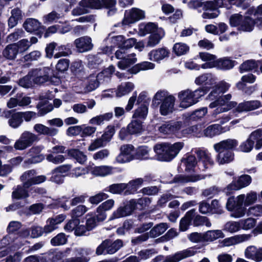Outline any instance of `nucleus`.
I'll use <instances>...</instances> for the list:
<instances>
[{
  "instance_id": "obj_17",
  "label": "nucleus",
  "mask_w": 262,
  "mask_h": 262,
  "mask_svg": "<svg viewBox=\"0 0 262 262\" xmlns=\"http://www.w3.org/2000/svg\"><path fill=\"white\" fill-rule=\"evenodd\" d=\"M194 82L200 86H208L211 89L215 84V78L211 73H204L196 77Z\"/></svg>"
},
{
  "instance_id": "obj_51",
  "label": "nucleus",
  "mask_w": 262,
  "mask_h": 262,
  "mask_svg": "<svg viewBox=\"0 0 262 262\" xmlns=\"http://www.w3.org/2000/svg\"><path fill=\"white\" fill-rule=\"evenodd\" d=\"M134 89V85L131 82H127L124 86L119 85L116 92V96L121 97L132 92Z\"/></svg>"
},
{
  "instance_id": "obj_24",
  "label": "nucleus",
  "mask_w": 262,
  "mask_h": 262,
  "mask_svg": "<svg viewBox=\"0 0 262 262\" xmlns=\"http://www.w3.org/2000/svg\"><path fill=\"white\" fill-rule=\"evenodd\" d=\"M115 202L113 199L107 200L100 205L96 209L99 214L98 220L104 221L106 217L105 211L111 209L114 205Z\"/></svg>"
},
{
  "instance_id": "obj_57",
  "label": "nucleus",
  "mask_w": 262,
  "mask_h": 262,
  "mask_svg": "<svg viewBox=\"0 0 262 262\" xmlns=\"http://www.w3.org/2000/svg\"><path fill=\"white\" fill-rule=\"evenodd\" d=\"M237 103L236 101H229L225 105L216 107L214 110L213 115H216L222 113L227 112L236 106Z\"/></svg>"
},
{
  "instance_id": "obj_18",
  "label": "nucleus",
  "mask_w": 262,
  "mask_h": 262,
  "mask_svg": "<svg viewBox=\"0 0 262 262\" xmlns=\"http://www.w3.org/2000/svg\"><path fill=\"white\" fill-rule=\"evenodd\" d=\"M114 43L120 49H129L134 46L136 42L135 38L126 39L123 35H118L113 37Z\"/></svg>"
},
{
  "instance_id": "obj_7",
  "label": "nucleus",
  "mask_w": 262,
  "mask_h": 262,
  "mask_svg": "<svg viewBox=\"0 0 262 262\" xmlns=\"http://www.w3.org/2000/svg\"><path fill=\"white\" fill-rule=\"evenodd\" d=\"M261 136V129L258 128L254 130L249 135L247 139L241 144L236 150L244 152H249L251 151L254 147L255 140Z\"/></svg>"
},
{
  "instance_id": "obj_14",
  "label": "nucleus",
  "mask_w": 262,
  "mask_h": 262,
  "mask_svg": "<svg viewBox=\"0 0 262 262\" xmlns=\"http://www.w3.org/2000/svg\"><path fill=\"white\" fill-rule=\"evenodd\" d=\"M6 118H9L8 124L13 128L18 127L23 122L20 112H16V110H11L7 112L5 114Z\"/></svg>"
},
{
  "instance_id": "obj_37",
  "label": "nucleus",
  "mask_w": 262,
  "mask_h": 262,
  "mask_svg": "<svg viewBox=\"0 0 262 262\" xmlns=\"http://www.w3.org/2000/svg\"><path fill=\"white\" fill-rule=\"evenodd\" d=\"M89 40H91L90 38L86 39L84 37H81L75 40L76 47L79 52H83L91 49L92 45Z\"/></svg>"
},
{
  "instance_id": "obj_33",
  "label": "nucleus",
  "mask_w": 262,
  "mask_h": 262,
  "mask_svg": "<svg viewBox=\"0 0 262 262\" xmlns=\"http://www.w3.org/2000/svg\"><path fill=\"white\" fill-rule=\"evenodd\" d=\"M143 121L134 119L128 124V129L132 133L131 135L141 134L144 130Z\"/></svg>"
},
{
  "instance_id": "obj_41",
  "label": "nucleus",
  "mask_w": 262,
  "mask_h": 262,
  "mask_svg": "<svg viewBox=\"0 0 262 262\" xmlns=\"http://www.w3.org/2000/svg\"><path fill=\"white\" fill-rule=\"evenodd\" d=\"M126 185L124 183H115L110 185L103 189L104 191L109 192L112 194H121L124 193Z\"/></svg>"
},
{
  "instance_id": "obj_5",
  "label": "nucleus",
  "mask_w": 262,
  "mask_h": 262,
  "mask_svg": "<svg viewBox=\"0 0 262 262\" xmlns=\"http://www.w3.org/2000/svg\"><path fill=\"white\" fill-rule=\"evenodd\" d=\"M137 206L136 201L134 199L130 200L127 202L123 206H120L116 210L114 211L110 217L109 220L111 221L132 214L136 209Z\"/></svg>"
},
{
  "instance_id": "obj_2",
  "label": "nucleus",
  "mask_w": 262,
  "mask_h": 262,
  "mask_svg": "<svg viewBox=\"0 0 262 262\" xmlns=\"http://www.w3.org/2000/svg\"><path fill=\"white\" fill-rule=\"evenodd\" d=\"M57 72H55L49 67H43L32 70L30 76L33 77V81L37 84H43L48 81L51 78H57Z\"/></svg>"
},
{
  "instance_id": "obj_39",
  "label": "nucleus",
  "mask_w": 262,
  "mask_h": 262,
  "mask_svg": "<svg viewBox=\"0 0 262 262\" xmlns=\"http://www.w3.org/2000/svg\"><path fill=\"white\" fill-rule=\"evenodd\" d=\"M169 228V225L166 223H161L155 225L149 231L150 237H156L162 234Z\"/></svg>"
},
{
  "instance_id": "obj_54",
  "label": "nucleus",
  "mask_w": 262,
  "mask_h": 262,
  "mask_svg": "<svg viewBox=\"0 0 262 262\" xmlns=\"http://www.w3.org/2000/svg\"><path fill=\"white\" fill-rule=\"evenodd\" d=\"M221 192H225L224 188H221L216 186H212L209 188L205 189L203 191V195L208 199L212 198L214 195L219 194Z\"/></svg>"
},
{
  "instance_id": "obj_44",
  "label": "nucleus",
  "mask_w": 262,
  "mask_h": 262,
  "mask_svg": "<svg viewBox=\"0 0 262 262\" xmlns=\"http://www.w3.org/2000/svg\"><path fill=\"white\" fill-rule=\"evenodd\" d=\"M189 47L183 42H177L174 44L172 52L177 56L186 54L189 51Z\"/></svg>"
},
{
  "instance_id": "obj_40",
  "label": "nucleus",
  "mask_w": 262,
  "mask_h": 262,
  "mask_svg": "<svg viewBox=\"0 0 262 262\" xmlns=\"http://www.w3.org/2000/svg\"><path fill=\"white\" fill-rule=\"evenodd\" d=\"M149 150L147 146H139L135 151V152L132 155L133 160L147 159L148 157Z\"/></svg>"
},
{
  "instance_id": "obj_25",
  "label": "nucleus",
  "mask_w": 262,
  "mask_h": 262,
  "mask_svg": "<svg viewBox=\"0 0 262 262\" xmlns=\"http://www.w3.org/2000/svg\"><path fill=\"white\" fill-rule=\"evenodd\" d=\"M117 0H100V9H106L107 15L113 16L117 12Z\"/></svg>"
},
{
  "instance_id": "obj_6",
  "label": "nucleus",
  "mask_w": 262,
  "mask_h": 262,
  "mask_svg": "<svg viewBox=\"0 0 262 262\" xmlns=\"http://www.w3.org/2000/svg\"><path fill=\"white\" fill-rule=\"evenodd\" d=\"M183 125L182 121L169 120L165 121L160 126H159L158 130L163 134L174 135L178 137L180 135V131L182 129Z\"/></svg>"
},
{
  "instance_id": "obj_46",
  "label": "nucleus",
  "mask_w": 262,
  "mask_h": 262,
  "mask_svg": "<svg viewBox=\"0 0 262 262\" xmlns=\"http://www.w3.org/2000/svg\"><path fill=\"white\" fill-rule=\"evenodd\" d=\"M137 61V58L136 57L134 58H129L124 57L121 59V60L117 62V67L118 68L122 70H125L130 68L132 66L134 65Z\"/></svg>"
},
{
  "instance_id": "obj_21",
  "label": "nucleus",
  "mask_w": 262,
  "mask_h": 262,
  "mask_svg": "<svg viewBox=\"0 0 262 262\" xmlns=\"http://www.w3.org/2000/svg\"><path fill=\"white\" fill-rule=\"evenodd\" d=\"M170 52L166 48H160L156 50H152L148 53L149 59L154 61L159 62L165 57L169 56Z\"/></svg>"
},
{
  "instance_id": "obj_26",
  "label": "nucleus",
  "mask_w": 262,
  "mask_h": 262,
  "mask_svg": "<svg viewBox=\"0 0 262 262\" xmlns=\"http://www.w3.org/2000/svg\"><path fill=\"white\" fill-rule=\"evenodd\" d=\"M236 63L237 62L235 60H231L228 57L219 58L215 60L216 68L222 70H230Z\"/></svg>"
},
{
  "instance_id": "obj_34",
  "label": "nucleus",
  "mask_w": 262,
  "mask_h": 262,
  "mask_svg": "<svg viewBox=\"0 0 262 262\" xmlns=\"http://www.w3.org/2000/svg\"><path fill=\"white\" fill-rule=\"evenodd\" d=\"M99 214H96L95 212H91L86 215L85 227L88 231H90L94 229L97 226V222H103V221L98 220Z\"/></svg>"
},
{
  "instance_id": "obj_48",
  "label": "nucleus",
  "mask_w": 262,
  "mask_h": 262,
  "mask_svg": "<svg viewBox=\"0 0 262 262\" xmlns=\"http://www.w3.org/2000/svg\"><path fill=\"white\" fill-rule=\"evenodd\" d=\"M81 61H74L70 67L72 73L77 77H82L84 73Z\"/></svg>"
},
{
  "instance_id": "obj_56",
  "label": "nucleus",
  "mask_w": 262,
  "mask_h": 262,
  "mask_svg": "<svg viewBox=\"0 0 262 262\" xmlns=\"http://www.w3.org/2000/svg\"><path fill=\"white\" fill-rule=\"evenodd\" d=\"M67 241L66 234L64 233H59L51 239L50 243L53 246H58L66 244Z\"/></svg>"
},
{
  "instance_id": "obj_59",
  "label": "nucleus",
  "mask_w": 262,
  "mask_h": 262,
  "mask_svg": "<svg viewBox=\"0 0 262 262\" xmlns=\"http://www.w3.org/2000/svg\"><path fill=\"white\" fill-rule=\"evenodd\" d=\"M89 208L85 206L80 205L77 206L71 211V217L75 219H79V217L84 214Z\"/></svg>"
},
{
  "instance_id": "obj_62",
  "label": "nucleus",
  "mask_w": 262,
  "mask_h": 262,
  "mask_svg": "<svg viewBox=\"0 0 262 262\" xmlns=\"http://www.w3.org/2000/svg\"><path fill=\"white\" fill-rule=\"evenodd\" d=\"M207 113V108L204 107L193 111L189 116L190 119L198 120L203 118Z\"/></svg>"
},
{
  "instance_id": "obj_13",
  "label": "nucleus",
  "mask_w": 262,
  "mask_h": 262,
  "mask_svg": "<svg viewBox=\"0 0 262 262\" xmlns=\"http://www.w3.org/2000/svg\"><path fill=\"white\" fill-rule=\"evenodd\" d=\"M238 144V142L237 140L228 139L215 144L214 148L216 151L224 150L225 151L232 150L233 152V150H236Z\"/></svg>"
},
{
  "instance_id": "obj_63",
  "label": "nucleus",
  "mask_w": 262,
  "mask_h": 262,
  "mask_svg": "<svg viewBox=\"0 0 262 262\" xmlns=\"http://www.w3.org/2000/svg\"><path fill=\"white\" fill-rule=\"evenodd\" d=\"M244 16L239 13H236L231 15L229 18V24L232 27H237L240 26Z\"/></svg>"
},
{
  "instance_id": "obj_36",
  "label": "nucleus",
  "mask_w": 262,
  "mask_h": 262,
  "mask_svg": "<svg viewBox=\"0 0 262 262\" xmlns=\"http://www.w3.org/2000/svg\"><path fill=\"white\" fill-rule=\"evenodd\" d=\"M18 48V47L15 45V43L10 44L7 46L3 51L4 57L9 60L14 59L19 53Z\"/></svg>"
},
{
  "instance_id": "obj_61",
  "label": "nucleus",
  "mask_w": 262,
  "mask_h": 262,
  "mask_svg": "<svg viewBox=\"0 0 262 262\" xmlns=\"http://www.w3.org/2000/svg\"><path fill=\"white\" fill-rule=\"evenodd\" d=\"M56 50L58 51V52L54 55V57L55 58H58L62 56H66L71 53V51L69 45H61L56 47Z\"/></svg>"
},
{
  "instance_id": "obj_49",
  "label": "nucleus",
  "mask_w": 262,
  "mask_h": 262,
  "mask_svg": "<svg viewBox=\"0 0 262 262\" xmlns=\"http://www.w3.org/2000/svg\"><path fill=\"white\" fill-rule=\"evenodd\" d=\"M192 220L193 225L194 227L205 225L207 227H210L211 226V223L207 216H201L199 214L195 215Z\"/></svg>"
},
{
  "instance_id": "obj_19",
  "label": "nucleus",
  "mask_w": 262,
  "mask_h": 262,
  "mask_svg": "<svg viewBox=\"0 0 262 262\" xmlns=\"http://www.w3.org/2000/svg\"><path fill=\"white\" fill-rule=\"evenodd\" d=\"M181 159V165L185 167V171L186 172H194L195 167L198 163L196 157L192 155H185Z\"/></svg>"
},
{
  "instance_id": "obj_9",
  "label": "nucleus",
  "mask_w": 262,
  "mask_h": 262,
  "mask_svg": "<svg viewBox=\"0 0 262 262\" xmlns=\"http://www.w3.org/2000/svg\"><path fill=\"white\" fill-rule=\"evenodd\" d=\"M227 209L231 212V216L239 218L245 215L246 211V206L235 204V198L232 196L228 198L226 203Z\"/></svg>"
},
{
  "instance_id": "obj_45",
  "label": "nucleus",
  "mask_w": 262,
  "mask_h": 262,
  "mask_svg": "<svg viewBox=\"0 0 262 262\" xmlns=\"http://www.w3.org/2000/svg\"><path fill=\"white\" fill-rule=\"evenodd\" d=\"M241 229L249 230L255 228L257 223V220L253 217H248L239 220Z\"/></svg>"
},
{
  "instance_id": "obj_43",
  "label": "nucleus",
  "mask_w": 262,
  "mask_h": 262,
  "mask_svg": "<svg viewBox=\"0 0 262 262\" xmlns=\"http://www.w3.org/2000/svg\"><path fill=\"white\" fill-rule=\"evenodd\" d=\"M148 106H146L145 104H141L140 106L135 110L133 118L140 119L142 121L144 120L148 114Z\"/></svg>"
},
{
  "instance_id": "obj_31",
  "label": "nucleus",
  "mask_w": 262,
  "mask_h": 262,
  "mask_svg": "<svg viewBox=\"0 0 262 262\" xmlns=\"http://www.w3.org/2000/svg\"><path fill=\"white\" fill-rule=\"evenodd\" d=\"M158 30V24L157 23L149 22L145 25H141L139 26V32L141 36L156 33Z\"/></svg>"
},
{
  "instance_id": "obj_53",
  "label": "nucleus",
  "mask_w": 262,
  "mask_h": 262,
  "mask_svg": "<svg viewBox=\"0 0 262 262\" xmlns=\"http://www.w3.org/2000/svg\"><path fill=\"white\" fill-rule=\"evenodd\" d=\"M223 230L231 233L237 232L241 230L239 220L236 221L227 222L224 226Z\"/></svg>"
},
{
  "instance_id": "obj_4",
  "label": "nucleus",
  "mask_w": 262,
  "mask_h": 262,
  "mask_svg": "<svg viewBox=\"0 0 262 262\" xmlns=\"http://www.w3.org/2000/svg\"><path fill=\"white\" fill-rule=\"evenodd\" d=\"M232 182L224 188L227 195L233 193L234 191L249 186L252 182V178L248 174H242L236 180V177L233 178Z\"/></svg>"
},
{
  "instance_id": "obj_32",
  "label": "nucleus",
  "mask_w": 262,
  "mask_h": 262,
  "mask_svg": "<svg viewBox=\"0 0 262 262\" xmlns=\"http://www.w3.org/2000/svg\"><path fill=\"white\" fill-rule=\"evenodd\" d=\"M41 23L36 19L28 18L23 24V27L28 32H33L40 28Z\"/></svg>"
},
{
  "instance_id": "obj_30",
  "label": "nucleus",
  "mask_w": 262,
  "mask_h": 262,
  "mask_svg": "<svg viewBox=\"0 0 262 262\" xmlns=\"http://www.w3.org/2000/svg\"><path fill=\"white\" fill-rule=\"evenodd\" d=\"M223 127L220 124H214L208 126L204 130L206 137L212 138L224 133Z\"/></svg>"
},
{
  "instance_id": "obj_64",
  "label": "nucleus",
  "mask_w": 262,
  "mask_h": 262,
  "mask_svg": "<svg viewBox=\"0 0 262 262\" xmlns=\"http://www.w3.org/2000/svg\"><path fill=\"white\" fill-rule=\"evenodd\" d=\"M106 129L101 137L105 143L110 142L115 133V126L113 125H108Z\"/></svg>"
},
{
  "instance_id": "obj_15",
  "label": "nucleus",
  "mask_w": 262,
  "mask_h": 262,
  "mask_svg": "<svg viewBox=\"0 0 262 262\" xmlns=\"http://www.w3.org/2000/svg\"><path fill=\"white\" fill-rule=\"evenodd\" d=\"M261 103L259 100L245 101L239 103L235 108L234 112L242 113L255 110L261 106Z\"/></svg>"
},
{
  "instance_id": "obj_8",
  "label": "nucleus",
  "mask_w": 262,
  "mask_h": 262,
  "mask_svg": "<svg viewBox=\"0 0 262 262\" xmlns=\"http://www.w3.org/2000/svg\"><path fill=\"white\" fill-rule=\"evenodd\" d=\"M145 17V13L138 8H133L129 12L125 11L124 17L122 21L123 26L130 25Z\"/></svg>"
},
{
  "instance_id": "obj_12",
  "label": "nucleus",
  "mask_w": 262,
  "mask_h": 262,
  "mask_svg": "<svg viewBox=\"0 0 262 262\" xmlns=\"http://www.w3.org/2000/svg\"><path fill=\"white\" fill-rule=\"evenodd\" d=\"M199 165H202L205 170L214 164L213 160L211 158V154L207 150L199 149L195 152Z\"/></svg>"
},
{
  "instance_id": "obj_1",
  "label": "nucleus",
  "mask_w": 262,
  "mask_h": 262,
  "mask_svg": "<svg viewBox=\"0 0 262 262\" xmlns=\"http://www.w3.org/2000/svg\"><path fill=\"white\" fill-rule=\"evenodd\" d=\"M183 146V142H176L173 144L162 143L156 144L154 149L159 161L169 162L174 159Z\"/></svg>"
},
{
  "instance_id": "obj_10",
  "label": "nucleus",
  "mask_w": 262,
  "mask_h": 262,
  "mask_svg": "<svg viewBox=\"0 0 262 262\" xmlns=\"http://www.w3.org/2000/svg\"><path fill=\"white\" fill-rule=\"evenodd\" d=\"M178 98L180 101V106L186 108L197 103L195 101L192 91L188 89L181 91L178 93Z\"/></svg>"
},
{
  "instance_id": "obj_60",
  "label": "nucleus",
  "mask_w": 262,
  "mask_h": 262,
  "mask_svg": "<svg viewBox=\"0 0 262 262\" xmlns=\"http://www.w3.org/2000/svg\"><path fill=\"white\" fill-rule=\"evenodd\" d=\"M211 89L208 86H199L198 89L192 91L195 101L197 103L200 101V99L207 94Z\"/></svg>"
},
{
  "instance_id": "obj_16",
  "label": "nucleus",
  "mask_w": 262,
  "mask_h": 262,
  "mask_svg": "<svg viewBox=\"0 0 262 262\" xmlns=\"http://www.w3.org/2000/svg\"><path fill=\"white\" fill-rule=\"evenodd\" d=\"M196 253V251L187 249L178 252L172 256L169 255L166 256L163 262H178L184 258L193 256Z\"/></svg>"
},
{
  "instance_id": "obj_27",
  "label": "nucleus",
  "mask_w": 262,
  "mask_h": 262,
  "mask_svg": "<svg viewBox=\"0 0 262 262\" xmlns=\"http://www.w3.org/2000/svg\"><path fill=\"white\" fill-rule=\"evenodd\" d=\"M256 24L255 19L249 16H244L240 26L237 28L239 31L250 32L253 31Z\"/></svg>"
},
{
  "instance_id": "obj_29",
  "label": "nucleus",
  "mask_w": 262,
  "mask_h": 262,
  "mask_svg": "<svg viewBox=\"0 0 262 262\" xmlns=\"http://www.w3.org/2000/svg\"><path fill=\"white\" fill-rule=\"evenodd\" d=\"M66 152L69 157L74 158L80 164H83L87 160V156L78 149H69Z\"/></svg>"
},
{
  "instance_id": "obj_23",
  "label": "nucleus",
  "mask_w": 262,
  "mask_h": 262,
  "mask_svg": "<svg viewBox=\"0 0 262 262\" xmlns=\"http://www.w3.org/2000/svg\"><path fill=\"white\" fill-rule=\"evenodd\" d=\"M143 183V179L137 178L130 181L128 183H124L126 186L124 190V195H128L137 193L138 189L142 186Z\"/></svg>"
},
{
  "instance_id": "obj_22",
  "label": "nucleus",
  "mask_w": 262,
  "mask_h": 262,
  "mask_svg": "<svg viewBox=\"0 0 262 262\" xmlns=\"http://www.w3.org/2000/svg\"><path fill=\"white\" fill-rule=\"evenodd\" d=\"M195 214V210L194 209H192L186 213L184 216L180 221L179 230L180 231L184 232L188 229Z\"/></svg>"
},
{
  "instance_id": "obj_52",
  "label": "nucleus",
  "mask_w": 262,
  "mask_h": 262,
  "mask_svg": "<svg viewBox=\"0 0 262 262\" xmlns=\"http://www.w3.org/2000/svg\"><path fill=\"white\" fill-rule=\"evenodd\" d=\"M161 31H162L164 33L163 30L162 28H160L159 33L156 32L152 33L149 36L148 40L146 45L147 47H154L160 42L161 39L163 37V36L160 35V33Z\"/></svg>"
},
{
  "instance_id": "obj_42",
  "label": "nucleus",
  "mask_w": 262,
  "mask_h": 262,
  "mask_svg": "<svg viewBox=\"0 0 262 262\" xmlns=\"http://www.w3.org/2000/svg\"><path fill=\"white\" fill-rule=\"evenodd\" d=\"M29 196L28 190L20 185H17L16 188L12 193V200L25 199Z\"/></svg>"
},
{
  "instance_id": "obj_20",
  "label": "nucleus",
  "mask_w": 262,
  "mask_h": 262,
  "mask_svg": "<svg viewBox=\"0 0 262 262\" xmlns=\"http://www.w3.org/2000/svg\"><path fill=\"white\" fill-rule=\"evenodd\" d=\"M205 176L201 174L183 175L177 174L172 180L174 183H186L188 182H195L202 179H204Z\"/></svg>"
},
{
  "instance_id": "obj_38",
  "label": "nucleus",
  "mask_w": 262,
  "mask_h": 262,
  "mask_svg": "<svg viewBox=\"0 0 262 262\" xmlns=\"http://www.w3.org/2000/svg\"><path fill=\"white\" fill-rule=\"evenodd\" d=\"M225 235L220 230H209L203 234L204 242H213L217 238L224 237Z\"/></svg>"
},
{
  "instance_id": "obj_35",
  "label": "nucleus",
  "mask_w": 262,
  "mask_h": 262,
  "mask_svg": "<svg viewBox=\"0 0 262 262\" xmlns=\"http://www.w3.org/2000/svg\"><path fill=\"white\" fill-rule=\"evenodd\" d=\"M259 66L258 60L254 59H249L242 63L239 68V71L243 73L245 72L250 71L253 70H257Z\"/></svg>"
},
{
  "instance_id": "obj_55",
  "label": "nucleus",
  "mask_w": 262,
  "mask_h": 262,
  "mask_svg": "<svg viewBox=\"0 0 262 262\" xmlns=\"http://www.w3.org/2000/svg\"><path fill=\"white\" fill-rule=\"evenodd\" d=\"M70 198L65 196L62 198H59L56 200V202L50 204V208L52 209H58L62 208L64 210H68L70 209V207L66 205V202L68 201Z\"/></svg>"
},
{
  "instance_id": "obj_47",
  "label": "nucleus",
  "mask_w": 262,
  "mask_h": 262,
  "mask_svg": "<svg viewBox=\"0 0 262 262\" xmlns=\"http://www.w3.org/2000/svg\"><path fill=\"white\" fill-rule=\"evenodd\" d=\"M232 96L230 94H228L225 95L223 94L217 100L211 102L209 105V107L210 108H215L219 106H223L225 105L226 103L229 102L231 99Z\"/></svg>"
},
{
  "instance_id": "obj_58",
  "label": "nucleus",
  "mask_w": 262,
  "mask_h": 262,
  "mask_svg": "<svg viewBox=\"0 0 262 262\" xmlns=\"http://www.w3.org/2000/svg\"><path fill=\"white\" fill-rule=\"evenodd\" d=\"M21 139H23L27 147L31 146L33 142L36 140L37 137L35 135L29 132H25L22 134Z\"/></svg>"
},
{
  "instance_id": "obj_50",
  "label": "nucleus",
  "mask_w": 262,
  "mask_h": 262,
  "mask_svg": "<svg viewBox=\"0 0 262 262\" xmlns=\"http://www.w3.org/2000/svg\"><path fill=\"white\" fill-rule=\"evenodd\" d=\"M81 7L100 10V0H81L78 4Z\"/></svg>"
},
{
  "instance_id": "obj_3",
  "label": "nucleus",
  "mask_w": 262,
  "mask_h": 262,
  "mask_svg": "<svg viewBox=\"0 0 262 262\" xmlns=\"http://www.w3.org/2000/svg\"><path fill=\"white\" fill-rule=\"evenodd\" d=\"M63 256V252L57 249H52L44 253L40 259L36 255L26 257L23 262H60Z\"/></svg>"
},
{
  "instance_id": "obj_28",
  "label": "nucleus",
  "mask_w": 262,
  "mask_h": 262,
  "mask_svg": "<svg viewBox=\"0 0 262 262\" xmlns=\"http://www.w3.org/2000/svg\"><path fill=\"white\" fill-rule=\"evenodd\" d=\"M216 152L218 153L216 159L220 164L229 163L234 160V154L232 150H222Z\"/></svg>"
},
{
  "instance_id": "obj_11",
  "label": "nucleus",
  "mask_w": 262,
  "mask_h": 262,
  "mask_svg": "<svg viewBox=\"0 0 262 262\" xmlns=\"http://www.w3.org/2000/svg\"><path fill=\"white\" fill-rule=\"evenodd\" d=\"M175 97L172 95L167 96L160 104L159 112L161 115L166 116L174 110Z\"/></svg>"
}]
</instances>
